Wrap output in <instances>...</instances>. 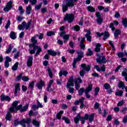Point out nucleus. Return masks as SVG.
I'll return each instance as SVG.
<instances>
[{
  "label": "nucleus",
  "mask_w": 127,
  "mask_h": 127,
  "mask_svg": "<svg viewBox=\"0 0 127 127\" xmlns=\"http://www.w3.org/2000/svg\"><path fill=\"white\" fill-rule=\"evenodd\" d=\"M18 64L19 63L18 62H16L12 66V70L13 71H16L18 68Z\"/></svg>",
  "instance_id": "obj_29"
},
{
  "label": "nucleus",
  "mask_w": 127,
  "mask_h": 127,
  "mask_svg": "<svg viewBox=\"0 0 127 127\" xmlns=\"http://www.w3.org/2000/svg\"><path fill=\"white\" fill-rule=\"evenodd\" d=\"M81 67L83 68V70L80 71V75L83 77L85 74V71H87V72H89L91 69V66L87 65L82 64H81Z\"/></svg>",
  "instance_id": "obj_8"
},
{
  "label": "nucleus",
  "mask_w": 127,
  "mask_h": 127,
  "mask_svg": "<svg viewBox=\"0 0 127 127\" xmlns=\"http://www.w3.org/2000/svg\"><path fill=\"white\" fill-rule=\"evenodd\" d=\"M74 82V77L73 76H71L68 79V82L66 84V88L68 89V92L70 93V94H73L74 93V88L73 87H74V83H73Z\"/></svg>",
  "instance_id": "obj_2"
},
{
  "label": "nucleus",
  "mask_w": 127,
  "mask_h": 127,
  "mask_svg": "<svg viewBox=\"0 0 127 127\" xmlns=\"http://www.w3.org/2000/svg\"><path fill=\"white\" fill-rule=\"evenodd\" d=\"M10 113H13V112H11L9 111V112L7 113L5 117V119L6 121H10V119H11V114H10ZM13 113H16V112H13Z\"/></svg>",
  "instance_id": "obj_26"
},
{
  "label": "nucleus",
  "mask_w": 127,
  "mask_h": 127,
  "mask_svg": "<svg viewBox=\"0 0 127 127\" xmlns=\"http://www.w3.org/2000/svg\"><path fill=\"white\" fill-rule=\"evenodd\" d=\"M85 120H86V119L85 118V115L84 117H81L80 116L79 121L81 122V124H85Z\"/></svg>",
  "instance_id": "obj_50"
},
{
  "label": "nucleus",
  "mask_w": 127,
  "mask_h": 127,
  "mask_svg": "<svg viewBox=\"0 0 127 127\" xmlns=\"http://www.w3.org/2000/svg\"><path fill=\"white\" fill-rule=\"evenodd\" d=\"M127 115L125 116L123 120V123H124V124H127Z\"/></svg>",
  "instance_id": "obj_63"
},
{
  "label": "nucleus",
  "mask_w": 127,
  "mask_h": 127,
  "mask_svg": "<svg viewBox=\"0 0 127 127\" xmlns=\"http://www.w3.org/2000/svg\"><path fill=\"white\" fill-rule=\"evenodd\" d=\"M32 108L34 111H35L36 110H38L39 108H38V106L36 105H33L32 106Z\"/></svg>",
  "instance_id": "obj_57"
},
{
  "label": "nucleus",
  "mask_w": 127,
  "mask_h": 127,
  "mask_svg": "<svg viewBox=\"0 0 127 127\" xmlns=\"http://www.w3.org/2000/svg\"><path fill=\"white\" fill-rule=\"evenodd\" d=\"M96 61L97 63H103V64H105L107 63L106 57H102V59H101L100 58H97Z\"/></svg>",
  "instance_id": "obj_17"
},
{
  "label": "nucleus",
  "mask_w": 127,
  "mask_h": 127,
  "mask_svg": "<svg viewBox=\"0 0 127 127\" xmlns=\"http://www.w3.org/2000/svg\"><path fill=\"white\" fill-rule=\"evenodd\" d=\"M30 25H31V20L29 21L27 24H26V22L24 21L21 25L18 26V28L19 30H23L24 29L28 30L30 27Z\"/></svg>",
  "instance_id": "obj_5"
},
{
  "label": "nucleus",
  "mask_w": 127,
  "mask_h": 127,
  "mask_svg": "<svg viewBox=\"0 0 127 127\" xmlns=\"http://www.w3.org/2000/svg\"><path fill=\"white\" fill-rule=\"evenodd\" d=\"M85 37L87 39V41L91 42L92 37L91 36V31H87V33L85 35Z\"/></svg>",
  "instance_id": "obj_20"
},
{
  "label": "nucleus",
  "mask_w": 127,
  "mask_h": 127,
  "mask_svg": "<svg viewBox=\"0 0 127 127\" xmlns=\"http://www.w3.org/2000/svg\"><path fill=\"white\" fill-rule=\"evenodd\" d=\"M18 105V101H14L11 107L9 108V111L11 113H16L17 111H20V113H23V112H26L27 109H28L29 104H26L24 106L22 107V105Z\"/></svg>",
  "instance_id": "obj_1"
},
{
  "label": "nucleus",
  "mask_w": 127,
  "mask_h": 127,
  "mask_svg": "<svg viewBox=\"0 0 127 127\" xmlns=\"http://www.w3.org/2000/svg\"><path fill=\"white\" fill-rule=\"evenodd\" d=\"M94 117H95L94 114H92L90 115H89L87 114L85 115V119L86 121L89 120V123H92V122L94 121Z\"/></svg>",
  "instance_id": "obj_13"
},
{
  "label": "nucleus",
  "mask_w": 127,
  "mask_h": 127,
  "mask_svg": "<svg viewBox=\"0 0 127 127\" xmlns=\"http://www.w3.org/2000/svg\"><path fill=\"white\" fill-rule=\"evenodd\" d=\"M47 36H52L55 35V32L53 31H49L47 33Z\"/></svg>",
  "instance_id": "obj_40"
},
{
  "label": "nucleus",
  "mask_w": 127,
  "mask_h": 127,
  "mask_svg": "<svg viewBox=\"0 0 127 127\" xmlns=\"http://www.w3.org/2000/svg\"><path fill=\"white\" fill-rule=\"evenodd\" d=\"M92 89L93 85L92 84H89L88 86L85 89V94L87 99H90V98H91V96L89 95V93L92 91Z\"/></svg>",
  "instance_id": "obj_10"
},
{
  "label": "nucleus",
  "mask_w": 127,
  "mask_h": 127,
  "mask_svg": "<svg viewBox=\"0 0 127 127\" xmlns=\"http://www.w3.org/2000/svg\"><path fill=\"white\" fill-rule=\"evenodd\" d=\"M88 53L86 54L87 56H92L93 55V52L91 50V49H88Z\"/></svg>",
  "instance_id": "obj_44"
},
{
  "label": "nucleus",
  "mask_w": 127,
  "mask_h": 127,
  "mask_svg": "<svg viewBox=\"0 0 127 127\" xmlns=\"http://www.w3.org/2000/svg\"><path fill=\"white\" fill-rule=\"evenodd\" d=\"M41 6H42V3H40L39 5H36L35 6V8L37 10H38V9H40V8H41Z\"/></svg>",
  "instance_id": "obj_53"
},
{
  "label": "nucleus",
  "mask_w": 127,
  "mask_h": 127,
  "mask_svg": "<svg viewBox=\"0 0 127 127\" xmlns=\"http://www.w3.org/2000/svg\"><path fill=\"white\" fill-rule=\"evenodd\" d=\"M127 107H124L122 109V110H121V113H123L124 115H125L126 114V112H127Z\"/></svg>",
  "instance_id": "obj_62"
},
{
  "label": "nucleus",
  "mask_w": 127,
  "mask_h": 127,
  "mask_svg": "<svg viewBox=\"0 0 127 127\" xmlns=\"http://www.w3.org/2000/svg\"><path fill=\"white\" fill-rule=\"evenodd\" d=\"M20 87H19V83H16L15 84V96L17 95V92H19Z\"/></svg>",
  "instance_id": "obj_21"
},
{
  "label": "nucleus",
  "mask_w": 127,
  "mask_h": 127,
  "mask_svg": "<svg viewBox=\"0 0 127 127\" xmlns=\"http://www.w3.org/2000/svg\"><path fill=\"white\" fill-rule=\"evenodd\" d=\"M120 34H121V31L118 29V30H116L115 32L114 36L115 37H118V36H119V35H120Z\"/></svg>",
  "instance_id": "obj_37"
},
{
  "label": "nucleus",
  "mask_w": 127,
  "mask_h": 127,
  "mask_svg": "<svg viewBox=\"0 0 127 127\" xmlns=\"http://www.w3.org/2000/svg\"><path fill=\"white\" fill-rule=\"evenodd\" d=\"M48 72L50 78H52L53 76V74L52 73V71H51V69L50 68H48Z\"/></svg>",
  "instance_id": "obj_51"
},
{
  "label": "nucleus",
  "mask_w": 127,
  "mask_h": 127,
  "mask_svg": "<svg viewBox=\"0 0 127 127\" xmlns=\"http://www.w3.org/2000/svg\"><path fill=\"white\" fill-rule=\"evenodd\" d=\"M72 29L75 31H79L80 30V27L78 25H75L72 27Z\"/></svg>",
  "instance_id": "obj_43"
},
{
  "label": "nucleus",
  "mask_w": 127,
  "mask_h": 127,
  "mask_svg": "<svg viewBox=\"0 0 127 127\" xmlns=\"http://www.w3.org/2000/svg\"><path fill=\"white\" fill-rule=\"evenodd\" d=\"M32 124L36 127H39L40 125L39 122L37 121L36 119L33 120Z\"/></svg>",
  "instance_id": "obj_27"
},
{
  "label": "nucleus",
  "mask_w": 127,
  "mask_h": 127,
  "mask_svg": "<svg viewBox=\"0 0 127 127\" xmlns=\"http://www.w3.org/2000/svg\"><path fill=\"white\" fill-rule=\"evenodd\" d=\"M16 19H17V20H18V21H21V20H22V19H23V17H22L20 16H18L17 17Z\"/></svg>",
  "instance_id": "obj_64"
},
{
  "label": "nucleus",
  "mask_w": 127,
  "mask_h": 127,
  "mask_svg": "<svg viewBox=\"0 0 127 127\" xmlns=\"http://www.w3.org/2000/svg\"><path fill=\"white\" fill-rule=\"evenodd\" d=\"M5 59L6 60H5V62H8V63L11 62V59L10 58H9V57H8V56L6 57Z\"/></svg>",
  "instance_id": "obj_60"
},
{
  "label": "nucleus",
  "mask_w": 127,
  "mask_h": 127,
  "mask_svg": "<svg viewBox=\"0 0 127 127\" xmlns=\"http://www.w3.org/2000/svg\"><path fill=\"white\" fill-rule=\"evenodd\" d=\"M70 38V35H64L63 36V38L64 40V42H67L68 40H69V38Z\"/></svg>",
  "instance_id": "obj_31"
},
{
  "label": "nucleus",
  "mask_w": 127,
  "mask_h": 127,
  "mask_svg": "<svg viewBox=\"0 0 127 127\" xmlns=\"http://www.w3.org/2000/svg\"><path fill=\"white\" fill-rule=\"evenodd\" d=\"M95 15L96 16V17H97V18H101V13H100V12H96L95 13Z\"/></svg>",
  "instance_id": "obj_61"
},
{
  "label": "nucleus",
  "mask_w": 127,
  "mask_h": 127,
  "mask_svg": "<svg viewBox=\"0 0 127 127\" xmlns=\"http://www.w3.org/2000/svg\"><path fill=\"white\" fill-rule=\"evenodd\" d=\"M79 120H80V114H77L76 117L74 119L75 124H78Z\"/></svg>",
  "instance_id": "obj_32"
},
{
  "label": "nucleus",
  "mask_w": 127,
  "mask_h": 127,
  "mask_svg": "<svg viewBox=\"0 0 127 127\" xmlns=\"http://www.w3.org/2000/svg\"><path fill=\"white\" fill-rule=\"evenodd\" d=\"M104 87L105 90H107V92L108 94H112V93H113V89L111 88V85H110V84L105 83L104 85Z\"/></svg>",
  "instance_id": "obj_14"
},
{
  "label": "nucleus",
  "mask_w": 127,
  "mask_h": 127,
  "mask_svg": "<svg viewBox=\"0 0 127 127\" xmlns=\"http://www.w3.org/2000/svg\"><path fill=\"white\" fill-rule=\"evenodd\" d=\"M119 87L122 88V89H125V83L122 81L119 82Z\"/></svg>",
  "instance_id": "obj_41"
},
{
  "label": "nucleus",
  "mask_w": 127,
  "mask_h": 127,
  "mask_svg": "<svg viewBox=\"0 0 127 127\" xmlns=\"http://www.w3.org/2000/svg\"><path fill=\"white\" fill-rule=\"evenodd\" d=\"M62 75H64V76H67V75H68V72L65 70H61L59 72L60 77H62Z\"/></svg>",
  "instance_id": "obj_30"
},
{
  "label": "nucleus",
  "mask_w": 127,
  "mask_h": 127,
  "mask_svg": "<svg viewBox=\"0 0 127 127\" xmlns=\"http://www.w3.org/2000/svg\"><path fill=\"white\" fill-rule=\"evenodd\" d=\"M12 49V47H11V45L9 46L7 50L6 51V53H7V54H8V53H10V51H11Z\"/></svg>",
  "instance_id": "obj_48"
},
{
  "label": "nucleus",
  "mask_w": 127,
  "mask_h": 127,
  "mask_svg": "<svg viewBox=\"0 0 127 127\" xmlns=\"http://www.w3.org/2000/svg\"><path fill=\"white\" fill-rule=\"evenodd\" d=\"M32 9V7L30 5H28L26 8V13L28 15H29L30 13H31V10Z\"/></svg>",
  "instance_id": "obj_22"
},
{
  "label": "nucleus",
  "mask_w": 127,
  "mask_h": 127,
  "mask_svg": "<svg viewBox=\"0 0 127 127\" xmlns=\"http://www.w3.org/2000/svg\"><path fill=\"white\" fill-rule=\"evenodd\" d=\"M18 10L20 13V14H22L24 13V10H23V8L21 6H19L18 7Z\"/></svg>",
  "instance_id": "obj_42"
},
{
  "label": "nucleus",
  "mask_w": 127,
  "mask_h": 127,
  "mask_svg": "<svg viewBox=\"0 0 127 127\" xmlns=\"http://www.w3.org/2000/svg\"><path fill=\"white\" fill-rule=\"evenodd\" d=\"M101 46H102L101 44L100 43L96 44L95 46V48L94 49V51H95V52H100V51H101Z\"/></svg>",
  "instance_id": "obj_23"
},
{
  "label": "nucleus",
  "mask_w": 127,
  "mask_h": 127,
  "mask_svg": "<svg viewBox=\"0 0 127 127\" xmlns=\"http://www.w3.org/2000/svg\"><path fill=\"white\" fill-rule=\"evenodd\" d=\"M96 34L97 36H99V37H101V36L103 37V40H106V39H107L110 37V34H109V32L107 31H105L104 33H99V32H96Z\"/></svg>",
  "instance_id": "obj_12"
},
{
  "label": "nucleus",
  "mask_w": 127,
  "mask_h": 127,
  "mask_svg": "<svg viewBox=\"0 0 127 127\" xmlns=\"http://www.w3.org/2000/svg\"><path fill=\"white\" fill-rule=\"evenodd\" d=\"M95 96L96 97V96L98 95V93H99V92H100V88H99V87H96L95 90Z\"/></svg>",
  "instance_id": "obj_45"
},
{
  "label": "nucleus",
  "mask_w": 127,
  "mask_h": 127,
  "mask_svg": "<svg viewBox=\"0 0 127 127\" xmlns=\"http://www.w3.org/2000/svg\"><path fill=\"white\" fill-rule=\"evenodd\" d=\"M96 22H97L98 24L99 25H101L102 23H103V18H98L96 19Z\"/></svg>",
  "instance_id": "obj_38"
},
{
  "label": "nucleus",
  "mask_w": 127,
  "mask_h": 127,
  "mask_svg": "<svg viewBox=\"0 0 127 127\" xmlns=\"http://www.w3.org/2000/svg\"><path fill=\"white\" fill-rule=\"evenodd\" d=\"M98 9H99V10H102V9H103V11H104V12H108V11H109V8H105L103 6H98Z\"/></svg>",
  "instance_id": "obj_25"
},
{
  "label": "nucleus",
  "mask_w": 127,
  "mask_h": 127,
  "mask_svg": "<svg viewBox=\"0 0 127 127\" xmlns=\"http://www.w3.org/2000/svg\"><path fill=\"white\" fill-rule=\"evenodd\" d=\"M64 20L67 21L69 23H71L74 20V15H73V14L66 13L64 16Z\"/></svg>",
  "instance_id": "obj_9"
},
{
  "label": "nucleus",
  "mask_w": 127,
  "mask_h": 127,
  "mask_svg": "<svg viewBox=\"0 0 127 127\" xmlns=\"http://www.w3.org/2000/svg\"><path fill=\"white\" fill-rule=\"evenodd\" d=\"M110 28H111L113 31H115V29H116V28H115V27L114 26V23H110Z\"/></svg>",
  "instance_id": "obj_58"
},
{
  "label": "nucleus",
  "mask_w": 127,
  "mask_h": 127,
  "mask_svg": "<svg viewBox=\"0 0 127 127\" xmlns=\"http://www.w3.org/2000/svg\"><path fill=\"white\" fill-rule=\"evenodd\" d=\"M31 122V119L30 118H27V119H23L21 121H18V120H15L14 123V126L16 127L18 125H21V126H23L24 124H27V125H29Z\"/></svg>",
  "instance_id": "obj_6"
},
{
  "label": "nucleus",
  "mask_w": 127,
  "mask_h": 127,
  "mask_svg": "<svg viewBox=\"0 0 127 127\" xmlns=\"http://www.w3.org/2000/svg\"><path fill=\"white\" fill-rule=\"evenodd\" d=\"M115 17L116 18H119V17L121 16V15L120 13L118 12H115V15H114Z\"/></svg>",
  "instance_id": "obj_59"
},
{
  "label": "nucleus",
  "mask_w": 127,
  "mask_h": 127,
  "mask_svg": "<svg viewBox=\"0 0 127 127\" xmlns=\"http://www.w3.org/2000/svg\"><path fill=\"white\" fill-rule=\"evenodd\" d=\"M64 113V111H60L57 115V118L58 120H61V115Z\"/></svg>",
  "instance_id": "obj_34"
},
{
  "label": "nucleus",
  "mask_w": 127,
  "mask_h": 127,
  "mask_svg": "<svg viewBox=\"0 0 127 127\" xmlns=\"http://www.w3.org/2000/svg\"><path fill=\"white\" fill-rule=\"evenodd\" d=\"M31 42L32 43V44L29 45V47H32V46H35V44L37 43V40H36V36L32 37L31 39Z\"/></svg>",
  "instance_id": "obj_16"
},
{
  "label": "nucleus",
  "mask_w": 127,
  "mask_h": 127,
  "mask_svg": "<svg viewBox=\"0 0 127 127\" xmlns=\"http://www.w3.org/2000/svg\"><path fill=\"white\" fill-rule=\"evenodd\" d=\"M63 12H66L68 10V7H73L74 3L72 0H68L66 4L62 5Z\"/></svg>",
  "instance_id": "obj_7"
},
{
  "label": "nucleus",
  "mask_w": 127,
  "mask_h": 127,
  "mask_svg": "<svg viewBox=\"0 0 127 127\" xmlns=\"http://www.w3.org/2000/svg\"><path fill=\"white\" fill-rule=\"evenodd\" d=\"M48 53L52 56H56V55H57V53L56 52L51 50H48Z\"/></svg>",
  "instance_id": "obj_28"
},
{
  "label": "nucleus",
  "mask_w": 127,
  "mask_h": 127,
  "mask_svg": "<svg viewBox=\"0 0 127 127\" xmlns=\"http://www.w3.org/2000/svg\"><path fill=\"white\" fill-rule=\"evenodd\" d=\"M33 60V57L32 56L29 57V59L27 62V66H28V67H31V66H32Z\"/></svg>",
  "instance_id": "obj_18"
},
{
  "label": "nucleus",
  "mask_w": 127,
  "mask_h": 127,
  "mask_svg": "<svg viewBox=\"0 0 127 127\" xmlns=\"http://www.w3.org/2000/svg\"><path fill=\"white\" fill-rule=\"evenodd\" d=\"M75 82V88L76 90H78L80 88V85L78 83H77V81H74Z\"/></svg>",
  "instance_id": "obj_56"
},
{
  "label": "nucleus",
  "mask_w": 127,
  "mask_h": 127,
  "mask_svg": "<svg viewBox=\"0 0 127 127\" xmlns=\"http://www.w3.org/2000/svg\"><path fill=\"white\" fill-rule=\"evenodd\" d=\"M13 2L12 1H8L6 4V6L3 8V10L5 12H8V11L11 10L12 8V4Z\"/></svg>",
  "instance_id": "obj_11"
},
{
  "label": "nucleus",
  "mask_w": 127,
  "mask_h": 127,
  "mask_svg": "<svg viewBox=\"0 0 127 127\" xmlns=\"http://www.w3.org/2000/svg\"><path fill=\"white\" fill-rule=\"evenodd\" d=\"M45 86V83L43 80H40L37 83V87L39 90H42V88Z\"/></svg>",
  "instance_id": "obj_15"
},
{
  "label": "nucleus",
  "mask_w": 127,
  "mask_h": 127,
  "mask_svg": "<svg viewBox=\"0 0 127 127\" xmlns=\"http://www.w3.org/2000/svg\"><path fill=\"white\" fill-rule=\"evenodd\" d=\"M125 104V101L124 100H122L121 101L119 102L118 104H117L118 107H122L123 105Z\"/></svg>",
  "instance_id": "obj_52"
},
{
  "label": "nucleus",
  "mask_w": 127,
  "mask_h": 127,
  "mask_svg": "<svg viewBox=\"0 0 127 127\" xmlns=\"http://www.w3.org/2000/svg\"><path fill=\"white\" fill-rule=\"evenodd\" d=\"M10 37L11 39H15L16 38V35L14 32H11L10 33Z\"/></svg>",
  "instance_id": "obj_33"
},
{
  "label": "nucleus",
  "mask_w": 127,
  "mask_h": 127,
  "mask_svg": "<svg viewBox=\"0 0 127 127\" xmlns=\"http://www.w3.org/2000/svg\"><path fill=\"white\" fill-rule=\"evenodd\" d=\"M62 120L63 121H64L66 124H69L70 123V120L65 116H64L63 117Z\"/></svg>",
  "instance_id": "obj_35"
},
{
  "label": "nucleus",
  "mask_w": 127,
  "mask_h": 127,
  "mask_svg": "<svg viewBox=\"0 0 127 127\" xmlns=\"http://www.w3.org/2000/svg\"><path fill=\"white\" fill-rule=\"evenodd\" d=\"M0 99L1 101H7L8 102H9L11 100L8 96H5L4 94L1 95Z\"/></svg>",
  "instance_id": "obj_19"
},
{
  "label": "nucleus",
  "mask_w": 127,
  "mask_h": 127,
  "mask_svg": "<svg viewBox=\"0 0 127 127\" xmlns=\"http://www.w3.org/2000/svg\"><path fill=\"white\" fill-rule=\"evenodd\" d=\"M122 23L125 27H127V19H123L122 21Z\"/></svg>",
  "instance_id": "obj_49"
},
{
  "label": "nucleus",
  "mask_w": 127,
  "mask_h": 127,
  "mask_svg": "<svg viewBox=\"0 0 127 127\" xmlns=\"http://www.w3.org/2000/svg\"><path fill=\"white\" fill-rule=\"evenodd\" d=\"M21 79L22 81H24V82H27V81L29 80V78L27 76H22Z\"/></svg>",
  "instance_id": "obj_47"
},
{
  "label": "nucleus",
  "mask_w": 127,
  "mask_h": 127,
  "mask_svg": "<svg viewBox=\"0 0 127 127\" xmlns=\"http://www.w3.org/2000/svg\"><path fill=\"white\" fill-rule=\"evenodd\" d=\"M77 54V57L74 59L72 63L73 68H76V64H77V61H81L82 58L84 57V53L82 51H76Z\"/></svg>",
  "instance_id": "obj_4"
},
{
  "label": "nucleus",
  "mask_w": 127,
  "mask_h": 127,
  "mask_svg": "<svg viewBox=\"0 0 127 127\" xmlns=\"http://www.w3.org/2000/svg\"><path fill=\"white\" fill-rule=\"evenodd\" d=\"M37 104L38 106V108H43V105L39 102L38 100H37Z\"/></svg>",
  "instance_id": "obj_46"
},
{
  "label": "nucleus",
  "mask_w": 127,
  "mask_h": 127,
  "mask_svg": "<svg viewBox=\"0 0 127 127\" xmlns=\"http://www.w3.org/2000/svg\"><path fill=\"white\" fill-rule=\"evenodd\" d=\"M29 87V88H31V89H33V88H34V82L32 81L30 82Z\"/></svg>",
  "instance_id": "obj_55"
},
{
  "label": "nucleus",
  "mask_w": 127,
  "mask_h": 127,
  "mask_svg": "<svg viewBox=\"0 0 127 127\" xmlns=\"http://www.w3.org/2000/svg\"><path fill=\"white\" fill-rule=\"evenodd\" d=\"M87 9L88 11H90V12H95L96 11V9L91 5L88 6Z\"/></svg>",
  "instance_id": "obj_24"
},
{
  "label": "nucleus",
  "mask_w": 127,
  "mask_h": 127,
  "mask_svg": "<svg viewBox=\"0 0 127 127\" xmlns=\"http://www.w3.org/2000/svg\"><path fill=\"white\" fill-rule=\"evenodd\" d=\"M84 92H85V89H84L83 88H81L80 89H79V90H78L79 96H82V95H83V93H84Z\"/></svg>",
  "instance_id": "obj_36"
},
{
  "label": "nucleus",
  "mask_w": 127,
  "mask_h": 127,
  "mask_svg": "<svg viewBox=\"0 0 127 127\" xmlns=\"http://www.w3.org/2000/svg\"><path fill=\"white\" fill-rule=\"evenodd\" d=\"M122 76L124 77H127V68H125L124 71L122 72Z\"/></svg>",
  "instance_id": "obj_54"
},
{
  "label": "nucleus",
  "mask_w": 127,
  "mask_h": 127,
  "mask_svg": "<svg viewBox=\"0 0 127 127\" xmlns=\"http://www.w3.org/2000/svg\"><path fill=\"white\" fill-rule=\"evenodd\" d=\"M32 47H33V49L31 48V47H30L29 52L30 54H34L37 50V52L35 55V56L36 57L38 56V55L40 54V52L42 51V49H41V47L38 46H32Z\"/></svg>",
  "instance_id": "obj_3"
},
{
  "label": "nucleus",
  "mask_w": 127,
  "mask_h": 127,
  "mask_svg": "<svg viewBox=\"0 0 127 127\" xmlns=\"http://www.w3.org/2000/svg\"><path fill=\"white\" fill-rule=\"evenodd\" d=\"M124 94V92L122 90H120L115 93L116 96H118V97H122Z\"/></svg>",
  "instance_id": "obj_39"
}]
</instances>
